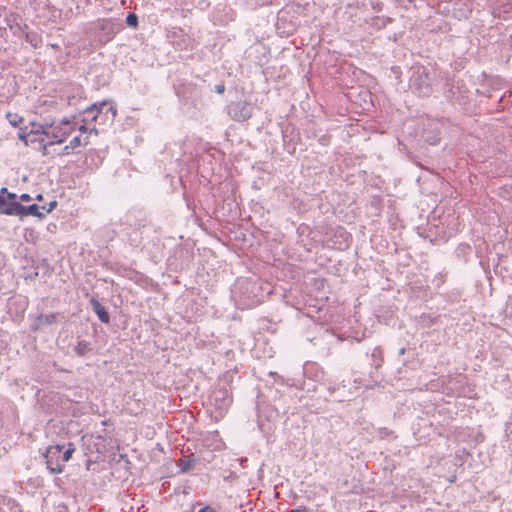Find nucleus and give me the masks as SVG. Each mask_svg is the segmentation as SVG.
I'll list each match as a JSON object with an SVG mask.
<instances>
[{
  "label": "nucleus",
  "instance_id": "1",
  "mask_svg": "<svg viewBox=\"0 0 512 512\" xmlns=\"http://www.w3.org/2000/svg\"><path fill=\"white\" fill-rule=\"evenodd\" d=\"M74 130V124L70 121L50 125L30 122L20 129L19 138L25 145L41 150L44 155H49L48 148L63 143Z\"/></svg>",
  "mask_w": 512,
  "mask_h": 512
},
{
  "label": "nucleus",
  "instance_id": "2",
  "mask_svg": "<svg viewBox=\"0 0 512 512\" xmlns=\"http://www.w3.org/2000/svg\"><path fill=\"white\" fill-rule=\"evenodd\" d=\"M116 115V107L109 102L103 101L100 104H94L83 112V124L79 127V130L86 132L87 129H90L97 132L96 125L111 124Z\"/></svg>",
  "mask_w": 512,
  "mask_h": 512
},
{
  "label": "nucleus",
  "instance_id": "3",
  "mask_svg": "<svg viewBox=\"0 0 512 512\" xmlns=\"http://www.w3.org/2000/svg\"><path fill=\"white\" fill-rule=\"evenodd\" d=\"M64 446L50 445L46 449V453L44 457L46 459L47 469L54 474L62 473L65 468V463L68 462L73 453L76 450V447L73 443H68L66 449L64 450Z\"/></svg>",
  "mask_w": 512,
  "mask_h": 512
},
{
  "label": "nucleus",
  "instance_id": "4",
  "mask_svg": "<svg viewBox=\"0 0 512 512\" xmlns=\"http://www.w3.org/2000/svg\"><path fill=\"white\" fill-rule=\"evenodd\" d=\"M18 208L16 194L8 193L7 188H2L0 191V214L17 216Z\"/></svg>",
  "mask_w": 512,
  "mask_h": 512
},
{
  "label": "nucleus",
  "instance_id": "5",
  "mask_svg": "<svg viewBox=\"0 0 512 512\" xmlns=\"http://www.w3.org/2000/svg\"><path fill=\"white\" fill-rule=\"evenodd\" d=\"M228 113L233 120L243 122L252 117L253 108L248 102H237L230 105Z\"/></svg>",
  "mask_w": 512,
  "mask_h": 512
},
{
  "label": "nucleus",
  "instance_id": "6",
  "mask_svg": "<svg viewBox=\"0 0 512 512\" xmlns=\"http://www.w3.org/2000/svg\"><path fill=\"white\" fill-rule=\"evenodd\" d=\"M57 317V313L39 315L35 320L34 330H39L45 326L53 325L57 322Z\"/></svg>",
  "mask_w": 512,
  "mask_h": 512
},
{
  "label": "nucleus",
  "instance_id": "7",
  "mask_svg": "<svg viewBox=\"0 0 512 512\" xmlns=\"http://www.w3.org/2000/svg\"><path fill=\"white\" fill-rule=\"evenodd\" d=\"M41 210H42L41 207H39L36 204H32L28 207H25L19 203L17 216L24 217L27 215H32V216L42 218V217H44L45 213Z\"/></svg>",
  "mask_w": 512,
  "mask_h": 512
},
{
  "label": "nucleus",
  "instance_id": "8",
  "mask_svg": "<svg viewBox=\"0 0 512 512\" xmlns=\"http://www.w3.org/2000/svg\"><path fill=\"white\" fill-rule=\"evenodd\" d=\"M94 311L97 314L98 318L103 323L109 322V315L104 306L100 305L99 303L94 304Z\"/></svg>",
  "mask_w": 512,
  "mask_h": 512
},
{
  "label": "nucleus",
  "instance_id": "9",
  "mask_svg": "<svg viewBox=\"0 0 512 512\" xmlns=\"http://www.w3.org/2000/svg\"><path fill=\"white\" fill-rule=\"evenodd\" d=\"M74 350L77 355L84 356L89 351V345L86 341H78Z\"/></svg>",
  "mask_w": 512,
  "mask_h": 512
},
{
  "label": "nucleus",
  "instance_id": "10",
  "mask_svg": "<svg viewBox=\"0 0 512 512\" xmlns=\"http://www.w3.org/2000/svg\"><path fill=\"white\" fill-rule=\"evenodd\" d=\"M95 27L97 29H112L113 28V21L110 19H100L95 23Z\"/></svg>",
  "mask_w": 512,
  "mask_h": 512
},
{
  "label": "nucleus",
  "instance_id": "11",
  "mask_svg": "<svg viewBox=\"0 0 512 512\" xmlns=\"http://www.w3.org/2000/svg\"><path fill=\"white\" fill-rule=\"evenodd\" d=\"M81 145L80 136H75L71 141L69 146H65L64 150L75 149Z\"/></svg>",
  "mask_w": 512,
  "mask_h": 512
},
{
  "label": "nucleus",
  "instance_id": "12",
  "mask_svg": "<svg viewBox=\"0 0 512 512\" xmlns=\"http://www.w3.org/2000/svg\"><path fill=\"white\" fill-rule=\"evenodd\" d=\"M126 23L131 27H137L138 26V18L135 14H129L126 18Z\"/></svg>",
  "mask_w": 512,
  "mask_h": 512
},
{
  "label": "nucleus",
  "instance_id": "13",
  "mask_svg": "<svg viewBox=\"0 0 512 512\" xmlns=\"http://www.w3.org/2000/svg\"><path fill=\"white\" fill-rule=\"evenodd\" d=\"M57 206V202L56 201H52L49 203V206L48 207H41V209L44 211V213H49L51 212L55 207Z\"/></svg>",
  "mask_w": 512,
  "mask_h": 512
},
{
  "label": "nucleus",
  "instance_id": "14",
  "mask_svg": "<svg viewBox=\"0 0 512 512\" xmlns=\"http://www.w3.org/2000/svg\"><path fill=\"white\" fill-rule=\"evenodd\" d=\"M215 91H216L218 94H223V93H224V91H225V85H224V84L216 85V87H215Z\"/></svg>",
  "mask_w": 512,
  "mask_h": 512
},
{
  "label": "nucleus",
  "instance_id": "15",
  "mask_svg": "<svg viewBox=\"0 0 512 512\" xmlns=\"http://www.w3.org/2000/svg\"><path fill=\"white\" fill-rule=\"evenodd\" d=\"M20 200L23 202H29L31 200V197L29 194L24 193V194L20 195Z\"/></svg>",
  "mask_w": 512,
  "mask_h": 512
},
{
  "label": "nucleus",
  "instance_id": "16",
  "mask_svg": "<svg viewBox=\"0 0 512 512\" xmlns=\"http://www.w3.org/2000/svg\"><path fill=\"white\" fill-rule=\"evenodd\" d=\"M199 512H216L211 506H205Z\"/></svg>",
  "mask_w": 512,
  "mask_h": 512
},
{
  "label": "nucleus",
  "instance_id": "17",
  "mask_svg": "<svg viewBox=\"0 0 512 512\" xmlns=\"http://www.w3.org/2000/svg\"><path fill=\"white\" fill-rule=\"evenodd\" d=\"M289 512H304V510L301 509H292Z\"/></svg>",
  "mask_w": 512,
  "mask_h": 512
},
{
  "label": "nucleus",
  "instance_id": "18",
  "mask_svg": "<svg viewBox=\"0 0 512 512\" xmlns=\"http://www.w3.org/2000/svg\"><path fill=\"white\" fill-rule=\"evenodd\" d=\"M367 96H369V94L367 92H364L363 93V98H366Z\"/></svg>",
  "mask_w": 512,
  "mask_h": 512
},
{
  "label": "nucleus",
  "instance_id": "19",
  "mask_svg": "<svg viewBox=\"0 0 512 512\" xmlns=\"http://www.w3.org/2000/svg\"><path fill=\"white\" fill-rule=\"evenodd\" d=\"M42 199V196L41 195H38L37 196V200H41Z\"/></svg>",
  "mask_w": 512,
  "mask_h": 512
}]
</instances>
